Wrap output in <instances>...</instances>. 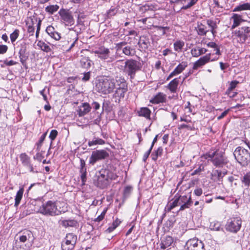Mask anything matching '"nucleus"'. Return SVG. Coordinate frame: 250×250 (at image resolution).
Masks as SVG:
<instances>
[{
    "label": "nucleus",
    "mask_w": 250,
    "mask_h": 250,
    "mask_svg": "<svg viewBox=\"0 0 250 250\" xmlns=\"http://www.w3.org/2000/svg\"><path fill=\"white\" fill-rule=\"evenodd\" d=\"M244 10H250V3H244L236 6L233 10V12L241 11Z\"/></svg>",
    "instance_id": "nucleus-39"
},
{
    "label": "nucleus",
    "mask_w": 250,
    "mask_h": 250,
    "mask_svg": "<svg viewBox=\"0 0 250 250\" xmlns=\"http://www.w3.org/2000/svg\"><path fill=\"white\" fill-rule=\"evenodd\" d=\"M76 243L70 241H66L63 240L62 243V250H73L75 247Z\"/></svg>",
    "instance_id": "nucleus-36"
},
{
    "label": "nucleus",
    "mask_w": 250,
    "mask_h": 250,
    "mask_svg": "<svg viewBox=\"0 0 250 250\" xmlns=\"http://www.w3.org/2000/svg\"><path fill=\"white\" fill-rule=\"evenodd\" d=\"M116 83V78L115 79L106 78L96 83V88L99 92L107 94L113 91Z\"/></svg>",
    "instance_id": "nucleus-3"
},
{
    "label": "nucleus",
    "mask_w": 250,
    "mask_h": 250,
    "mask_svg": "<svg viewBox=\"0 0 250 250\" xmlns=\"http://www.w3.org/2000/svg\"><path fill=\"white\" fill-rule=\"evenodd\" d=\"M166 95L162 92L157 93L153 98L150 100V103L154 104H158L165 102Z\"/></svg>",
    "instance_id": "nucleus-23"
},
{
    "label": "nucleus",
    "mask_w": 250,
    "mask_h": 250,
    "mask_svg": "<svg viewBox=\"0 0 250 250\" xmlns=\"http://www.w3.org/2000/svg\"><path fill=\"white\" fill-rule=\"evenodd\" d=\"M90 78V72L83 73V76L82 78V80L83 82L88 81Z\"/></svg>",
    "instance_id": "nucleus-63"
},
{
    "label": "nucleus",
    "mask_w": 250,
    "mask_h": 250,
    "mask_svg": "<svg viewBox=\"0 0 250 250\" xmlns=\"http://www.w3.org/2000/svg\"><path fill=\"white\" fill-rule=\"evenodd\" d=\"M19 33L20 31L18 29H15L14 32L10 35V38L12 43H13L18 38Z\"/></svg>",
    "instance_id": "nucleus-52"
},
{
    "label": "nucleus",
    "mask_w": 250,
    "mask_h": 250,
    "mask_svg": "<svg viewBox=\"0 0 250 250\" xmlns=\"http://www.w3.org/2000/svg\"><path fill=\"white\" fill-rule=\"evenodd\" d=\"M180 78H176L172 80L167 86V88L168 89L171 93H176L177 91V87L179 83Z\"/></svg>",
    "instance_id": "nucleus-24"
},
{
    "label": "nucleus",
    "mask_w": 250,
    "mask_h": 250,
    "mask_svg": "<svg viewBox=\"0 0 250 250\" xmlns=\"http://www.w3.org/2000/svg\"><path fill=\"white\" fill-rule=\"evenodd\" d=\"M185 247L188 250H205L204 243L196 238L188 240Z\"/></svg>",
    "instance_id": "nucleus-14"
},
{
    "label": "nucleus",
    "mask_w": 250,
    "mask_h": 250,
    "mask_svg": "<svg viewBox=\"0 0 250 250\" xmlns=\"http://www.w3.org/2000/svg\"><path fill=\"white\" fill-rule=\"evenodd\" d=\"M61 224L64 227L67 228L76 226L77 222L74 220H64L62 221Z\"/></svg>",
    "instance_id": "nucleus-44"
},
{
    "label": "nucleus",
    "mask_w": 250,
    "mask_h": 250,
    "mask_svg": "<svg viewBox=\"0 0 250 250\" xmlns=\"http://www.w3.org/2000/svg\"><path fill=\"white\" fill-rule=\"evenodd\" d=\"M187 66L188 64L187 62H182L181 63H180L174 70L170 73L167 78V81H168L173 77L181 73Z\"/></svg>",
    "instance_id": "nucleus-20"
},
{
    "label": "nucleus",
    "mask_w": 250,
    "mask_h": 250,
    "mask_svg": "<svg viewBox=\"0 0 250 250\" xmlns=\"http://www.w3.org/2000/svg\"><path fill=\"white\" fill-rule=\"evenodd\" d=\"M126 65V72L131 79H133L136 72L141 69L142 65L140 62L133 60L129 59L125 61Z\"/></svg>",
    "instance_id": "nucleus-7"
},
{
    "label": "nucleus",
    "mask_w": 250,
    "mask_h": 250,
    "mask_svg": "<svg viewBox=\"0 0 250 250\" xmlns=\"http://www.w3.org/2000/svg\"><path fill=\"white\" fill-rule=\"evenodd\" d=\"M105 144V141L98 137H94L92 140L89 141L88 143V145L89 146H96L97 145H104Z\"/></svg>",
    "instance_id": "nucleus-40"
},
{
    "label": "nucleus",
    "mask_w": 250,
    "mask_h": 250,
    "mask_svg": "<svg viewBox=\"0 0 250 250\" xmlns=\"http://www.w3.org/2000/svg\"><path fill=\"white\" fill-rule=\"evenodd\" d=\"M224 155V152L217 150L205 154L204 157L210 160L216 167H222L227 163V159Z\"/></svg>",
    "instance_id": "nucleus-1"
},
{
    "label": "nucleus",
    "mask_w": 250,
    "mask_h": 250,
    "mask_svg": "<svg viewBox=\"0 0 250 250\" xmlns=\"http://www.w3.org/2000/svg\"><path fill=\"white\" fill-rule=\"evenodd\" d=\"M127 43L126 42H122L117 43L116 45V47L117 48V50L118 51L120 50H122L123 48L125 46H126Z\"/></svg>",
    "instance_id": "nucleus-62"
},
{
    "label": "nucleus",
    "mask_w": 250,
    "mask_h": 250,
    "mask_svg": "<svg viewBox=\"0 0 250 250\" xmlns=\"http://www.w3.org/2000/svg\"><path fill=\"white\" fill-rule=\"evenodd\" d=\"M116 90L113 96L117 98L119 102L121 99L124 97L125 94L127 91V84L125 79L121 77H116Z\"/></svg>",
    "instance_id": "nucleus-5"
},
{
    "label": "nucleus",
    "mask_w": 250,
    "mask_h": 250,
    "mask_svg": "<svg viewBox=\"0 0 250 250\" xmlns=\"http://www.w3.org/2000/svg\"><path fill=\"white\" fill-rule=\"evenodd\" d=\"M239 83V82L236 80L231 81L227 90L233 91V90L235 89Z\"/></svg>",
    "instance_id": "nucleus-57"
},
{
    "label": "nucleus",
    "mask_w": 250,
    "mask_h": 250,
    "mask_svg": "<svg viewBox=\"0 0 250 250\" xmlns=\"http://www.w3.org/2000/svg\"><path fill=\"white\" fill-rule=\"evenodd\" d=\"M211 54L208 53L206 55L201 57L199 60L196 61L194 63L193 66V69L196 70L198 68L202 67L207 63L209 62L210 61Z\"/></svg>",
    "instance_id": "nucleus-19"
},
{
    "label": "nucleus",
    "mask_w": 250,
    "mask_h": 250,
    "mask_svg": "<svg viewBox=\"0 0 250 250\" xmlns=\"http://www.w3.org/2000/svg\"><path fill=\"white\" fill-rule=\"evenodd\" d=\"M57 135H58V131L56 130L53 129L50 131V134L49 136V138L51 140L50 147H51V146L52 145V142L53 140H54L55 139V138H56Z\"/></svg>",
    "instance_id": "nucleus-54"
},
{
    "label": "nucleus",
    "mask_w": 250,
    "mask_h": 250,
    "mask_svg": "<svg viewBox=\"0 0 250 250\" xmlns=\"http://www.w3.org/2000/svg\"><path fill=\"white\" fill-rule=\"evenodd\" d=\"M233 155L237 162L242 167H246L250 163V152L241 146L235 148Z\"/></svg>",
    "instance_id": "nucleus-4"
},
{
    "label": "nucleus",
    "mask_w": 250,
    "mask_h": 250,
    "mask_svg": "<svg viewBox=\"0 0 250 250\" xmlns=\"http://www.w3.org/2000/svg\"><path fill=\"white\" fill-rule=\"evenodd\" d=\"M38 19L35 17H30L28 18L26 21V24L27 25H29L30 24L31 25H32L34 26V25L38 23Z\"/></svg>",
    "instance_id": "nucleus-53"
},
{
    "label": "nucleus",
    "mask_w": 250,
    "mask_h": 250,
    "mask_svg": "<svg viewBox=\"0 0 250 250\" xmlns=\"http://www.w3.org/2000/svg\"><path fill=\"white\" fill-rule=\"evenodd\" d=\"M118 9L112 7L107 12V14L108 17L114 16L117 12Z\"/></svg>",
    "instance_id": "nucleus-60"
},
{
    "label": "nucleus",
    "mask_w": 250,
    "mask_h": 250,
    "mask_svg": "<svg viewBox=\"0 0 250 250\" xmlns=\"http://www.w3.org/2000/svg\"><path fill=\"white\" fill-rule=\"evenodd\" d=\"M173 241L172 237L167 236L165 238L162 240L161 243V248L165 250L168 248L172 244Z\"/></svg>",
    "instance_id": "nucleus-27"
},
{
    "label": "nucleus",
    "mask_w": 250,
    "mask_h": 250,
    "mask_svg": "<svg viewBox=\"0 0 250 250\" xmlns=\"http://www.w3.org/2000/svg\"><path fill=\"white\" fill-rule=\"evenodd\" d=\"M151 111L147 107H141L138 111L139 116L144 117L146 119H150Z\"/></svg>",
    "instance_id": "nucleus-35"
},
{
    "label": "nucleus",
    "mask_w": 250,
    "mask_h": 250,
    "mask_svg": "<svg viewBox=\"0 0 250 250\" xmlns=\"http://www.w3.org/2000/svg\"><path fill=\"white\" fill-rule=\"evenodd\" d=\"M24 192V188L23 187L20 188L19 190L17 191L15 198V204L14 206L17 207L22 198L23 194Z\"/></svg>",
    "instance_id": "nucleus-32"
},
{
    "label": "nucleus",
    "mask_w": 250,
    "mask_h": 250,
    "mask_svg": "<svg viewBox=\"0 0 250 250\" xmlns=\"http://www.w3.org/2000/svg\"><path fill=\"white\" fill-rule=\"evenodd\" d=\"M107 211V208H105L104 209V210L102 211V212L101 213L100 215H99L95 219V222H100L102 221L104 217L105 214H106Z\"/></svg>",
    "instance_id": "nucleus-59"
},
{
    "label": "nucleus",
    "mask_w": 250,
    "mask_h": 250,
    "mask_svg": "<svg viewBox=\"0 0 250 250\" xmlns=\"http://www.w3.org/2000/svg\"><path fill=\"white\" fill-rule=\"evenodd\" d=\"M171 3L173 4V7L174 10H178V11H180V7L183 6V2L182 0H171Z\"/></svg>",
    "instance_id": "nucleus-51"
},
{
    "label": "nucleus",
    "mask_w": 250,
    "mask_h": 250,
    "mask_svg": "<svg viewBox=\"0 0 250 250\" xmlns=\"http://www.w3.org/2000/svg\"><path fill=\"white\" fill-rule=\"evenodd\" d=\"M138 45L141 49V51H146L150 45V42L148 38L146 37H142L138 42Z\"/></svg>",
    "instance_id": "nucleus-25"
},
{
    "label": "nucleus",
    "mask_w": 250,
    "mask_h": 250,
    "mask_svg": "<svg viewBox=\"0 0 250 250\" xmlns=\"http://www.w3.org/2000/svg\"><path fill=\"white\" fill-rule=\"evenodd\" d=\"M107 172V180H115L118 177L117 174L109 169H106Z\"/></svg>",
    "instance_id": "nucleus-55"
},
{
    "label": "nucleus",
    "mask_w": 250,
    "mask_h": 250,
    "mask_svg": "<svg viewBox=\"0 0 250 250\" xmlns=\"http://www.w3.org/2000/svg\"><path fill=\"white\" fill-rule=\"evenodd\" d=\"M231 19L233 20V24L231 26L232 29L238 26L242 22L244 21L242 19V16L237 14H233L231 17Z\"/></svg>",
    "instance_id": "nucleus-26"
},
{
    "label": "nucleus",
    "mask_w": 250,
    "mask_h": 250,
    "mask_svg": "<svg viewBox=\"0 0 250 250\" xmlns=\"http://www.w3.org/2000/svg\"><path fill=\"white\" fill-rule=\"evenodd\" d=\"M115 65L119 69L123 70L125 72H126V65H125V62L123 60H118L116 62Z\"/></svg>",
    "instance_id": "nucleus-47"
},
{
    "label": "nucleus",
    "mask_w": 250,
    "mask_h": 250,
    "mask_svg": "<svg viewBox=\"0 0 250 250\" xmlns=\"http://www.w3.org/2000/svg\"><path fill=\"white\" fill-rule=\"evenodd\" d=\"M79 32L74 30L73 28L69 29V32H68V36L69 37V40L67 41L68 43H71L70 46L67 49V51H69L72 49L76 45L78 46V41L79 39L78 37Z\"/></svg>",
    "instance_id": "nucleus-16"
},
{
    "label": "nucleus",
    "mask_w": 250,
    "mask_h": 250,
    "mask_svg": "<svg viewBox=\"0 0 250 250\" xmlns=\"http://www.w3.org/2000/svg\"><path fill=\"white\" fill-rule=\"evenodd\" d=\"M42 202L41 199H31L27 206V213L31 214L33 212L39 213L38 210Z\"/></svg>",
    "instance_id": "nucleus-17"
},
{
    "label": "nucleus",
    "mask_w": 250,
    "mask_h": 250,
    "mask_svg": "<svg viewBox=\"0 0 250 250\" xmlns=\"http://www.w3.org/2000/svg\"><path fill=\"white\" fill-rule=\"evenodd\" d=\"M109 156L108 152L104 149L93 151L89 158V164L94 165L97 161L104 159Z\"/></svg>",
    "instance_id": "nucleus-12"
},
{
    "label": "nucleus",
    "mask_w": 250,
    "mask_h": 250,
    "mask_svg": "<svg viewBox=\"0 0 250 250\" xmlns=\"http://www.w3.org/2000/svg\"><path fill=\"white\" fill-rule=\"evenodd\" d=\"M233 34V36L237 39V42L240 44H243L246 40L250 37V27L243 26L239 28L238 30H236Z\"/></svg>",
    "instance_id": "nucleus-8"
},
{
    "label": "nucleus",
    "mask_w": 250,
    "mask_h": 250,
    "mask_svg": "<svg viewBox=\"0 0 250 250\" xmlns=\"http://www.w3.org/2000/svg\"><path fill=\"white\" fill-rule=\"evenodd\" d=\"M242 182L245 186L249 187L250 185V172H248L242 178Z\"/></svg>",
    "instance_id": "nucleus-48"
},
{
    "label": "nucleus",
    "mask_w": 250,
    "mask_h": 250,
    "mask_svg": "<svg viewBox=\"0 0 250 250\" xmlns=\"http://www.w3.org/2000/svg\"><path fill=\"white\" fill-rule=\"evenodd\" d=\"M59 9V6L57 4L49 5L45 8V11L50 15H52L56 12Z\"/></svg>",
    "instance_id": "nucleus-41"
},
{
    "label": "nucleus",
    "mask_w": 250,
    "mask_h": 250,
    "mask_svg": "<svg viewBox=\"0 0 250 250\" xmlns=\"http://www.w3.org/2000/svg\"><path fill=\"white\" fill-rule=\"evenodd\" d=\"M33 236L32 233L29 230H24L22 231L21 235L19 237V240L21 242H25L27 239H30Z\"/></svg>",
    "instance_id": "nucleus-30"
},
{
    "label": "nucleus",
    "mask_w": 250,
    "mask_h": 250,
    "mask_svg": "<svg viewBox=\"0 0 250 250\" xmlns=\"http://www.w3.org/2000/svg\"><path fill=\"white\" fill-rule=\"evenodd\" d=\"M57 202L49 200L42 202V206L39 208L38 212L42 215L50 216H55L61 213L57 205Z\"/></svg>",
    "instance_id": "nucleus-2"
},
{
    "label": "nucleus",
    "mask_w": 250,
    "mask_h": 250,
    "mask_svg": "<svg viewBox=\"0 0 250 250\" xmlns=\"http://www.w3.org/2000/svg\"><path fill=\"white\" fill-rule=\"evenodd\" d=\"M91 109V106L87 103H84L82 104V105L80 106L78 110V113L80 117H82L87 114L90 112Z\"/></svg>",
    "instance_id": "nucleus-22"
},
{
    "label": "nucleus",
    "mask_w": 250,
    "mask_h": 250,
    "mask_svg": "<svg viewBox=\"0 0 250 250\" xmlns=\"http://www.w3.org/2000/svg\"><path fill=\"white\" fill-rule=\"evenodd\" d=\"M37 45L40 49L45 52H49L52 49L47 43H45L43 41H39L37 43Z\"/></svg>",
    "instance_id": "nucleus-37"
},
{
    "label": "nucleus",
    "mask_w": 250,
    "mask_h": 250,
    "mask_svg": "<svg viewBox=\"0 0 250 250\" xmlns=\"http://www.w3.org/2000/svg\"><path fill=\"white\" fill-rule=\"evenodd\" d=\"M80 63L81 66L85 69H89L93 63L92 61L87 57H83L80 60Z\"/></svg>",
    "instance_id": "nucleus-29"
},
{
    "label": "nucleus",
    "mask_w": 250,
    "mask_h": 250,
    "mask_svg": "<svg viewBox=\"0 0 250 250\" xmlns=\"http://www.w3.org/2000/svg\"><path fill=\"white\" fill-rule=\"evenodd\" d=\"M66 241H70L72 243H76L77 242V236L73 233H70L66 234L64 239Z\"/></svg>",
    "instance_id": "nucleus-50"
},
{
    "label": "nucleus",
    "mask_w": 250,
    "mask_h": 250,
    "mask_svg": "<svg viewBox=\"0 0 250 250\" xmlns=\"http://www.w3.org/2000/svg\"><path fill=\"white\" fill-rule=\"evenodd\" d=\"M122 52L125 55L133 56L136 53L135 48L129 45H126L123 48Z\"/></svg>",
    "instance_id": "nucleus-31"
},
{
    "label": "nucleus",
    "mask_w": 250,
    "mask_h": 250,
    "mask_svg": "<svg viewBox=\"0 0 250 250\" xmlns=\"http://www.w3.org/2000/svg\"><path fill=\"white\" fill-rule=\"evenodd\" d=\"M19 56L20 62L22 65H24L28 58V54L26 52L27 45L25 43H22L19 46Z\"/></svg>",
    "instance_id": "nucleus-18"
},
{
    "label": "nucleus",
    "mask_w": 250,
    "mask_h": 250,
    "mask_svg": "<svg viewBox=\"0 0 250 250\" xmlns=\"http://www.w3.org/2000/svg\"><path fill=\"white\" fill-rule=\"evenodd\" d=\"M35 31V26L29 24L28 25L27 32L29 34V36H33Z\"/></svg>",
    "instance_id": "nucleus-64"
},
{
    "label": "nucleus",
    "mask_w": 250,
    "mask_h": 250,
    "mask_svg": "<svg viewBox=\"0 0 250 250\" xmlns=\"http://www.w3.org/2000/svg\"><path fill=\"white\" fill-rule=\"evenodd\" d=\"M227 173V170L221 171L220 170L216 169L213 171L212 175L215 177L218 181H221L223 177Z\"/></svg>",
    "instance_id": "nucleus-38"
},
{
    "label": "nucleus",
    "mask_w": 250,
    "mask_h": 250,
    "mask_svg": "<svg viewBox=\"0 0 250 250\" xmlns=\"http://www.w3.org/2000/svg\"><path fill=\"white\" fill-rule=\"evenodd\" d=\"M175 218L174 217H173L172 218H170L169 219H168L166 222V223L165 224V225L167 228L172 227L173 225H174V223H175Z\"/></svg>",
    "instance_id": "nucleus-61"
},
{
    "label": "nucleus",
    "mask_w": 250,
    "mask_h": 250,
    "mask_svg": "<svg viewBox=\"0 0 250 250\" xmlns=\"http://www.w3.org/2000/svg\"><path fill=\"white\" fill-rule=\"evenodd\" d=\"M61 22L65 26H71L75 23V20L72 13L68 10L62 8L59 12Z\"/></svg>",
    "instance_id": "nucleus-11"
},
{
    "label": "nucleus",
    "mask_w": 250,
    "mask_h": 250,
    "mask_svg": "<svg viewBox=\"0 0 250 250\" xmlns=\"http://www.w3.org/2000/svg\"><path fill=\"white\" fill-rule=\"evenodd\" d=\"M176 199L179 206H180V208L177 212L189 208L193 203L190 196L188 197L187 195L180 196L178 197H176Z\"/></svg>",
    "instance_id": "nucleus-13"
},
{
    "label": "nucleus",
    "mask_w": 250,
    "mask_h": 250,
    "mask_svg": "<svg viewBox=\"0 0 250 250\" xmlns=\"http://www.w3.org/2000/svg\"><path fill=\"white\" fill-rule=\"evenodd\" d=\"M163 149L162 147H159L157 149L153 152L151 154V157L152 160L156 161L158 156H161L162 154Z\"/></svg>",
    "instance_id": "nucleus-49"
},
{
    "label": "nucleus",
    "mask_w": 250,
    "mask_h": 250,
    "mask_svg": "<svg viewBox=\"0 0 250 250\" xmlns=\"http://www.w3.org/2000/svg\"><path fill=\"white\" fill-rule=\"evenodd\" d=\"M191 55L193 57H199V52L198 49V46H196L195 47L192 48L190 51Z\"/></svg>",
    "instance_id": "nucleus-58"
},
{
    "label": "nucleus",
    "mask_w": 250,
    "mask_h": 250,
    "mask_svg": "<svg viewBox=\"0 0 250 250\" xmlns=\"http://www.w3.org/2000/svg\"><path fill=\"white\" fill-rule=\"evenodd\" d=\"M20 160L23 165L30 172L37 173L38 171L35 170V167L31 163L30 157L25 153H21L20 155Z\"/></svg>",
    "instance_id": "nucleus-15"
},
{
    "label": "nucleus",
    "mask_w": 250,
    "mask_h": 250,
    "mask_svg": "<svg viewBox=\"0 0 250 250\" xmlns=\"http://www.w3.org/2000/svg\"><path fill=\"white\" fill-rule=\"evenodd\" d=\"M47 132L44 133L40 138L39 140L36 143V149L37 151H39L41 146H42V143L45 138V137L46 136Z\"/></svg>",
    "instance_id": "nucleus-45"
},
{
    "label": "nucleus",
    "mask_w": 250,
    "mask_h": 250,
    "mask_svg": "<svg viewBox=\"0 0 250 250\" xmlns=\"http://www.w3.org/2000/svg\"><path fill=\"white\" fill-rule=\"evenodd\" d=\"M93 52L98 58L106 62H112L115 60V56L111 55L109 49L104 46L99 47Z\"/></svg>",
    "instance_id": "nucleus-6"
},
{
    "label": "nucleus",
    "mask_w": 250,
    "mask_h": 250,
    "mask_svg": "<svg viewBox=\"0 0 250 250\" xmlns=\"http://www.w3.org/2000/svg\"><path fill=\"white\" fill-rule=\"evenodd\" d=\"M207 23L208 27L210 28V31L211 32L213 36L215 37L217 34L216 29L217 28V25L216 22L211 20H208L207 21Z\"/></svg>",
    "instance_id": "nucleus-34"
},
{
    "label": "nucleus",
    "mask_w": 250,
    "mask_h": 250,
    "mask_svg": "<svg viewBox=\"0 0 250 250\" xmlns=\"http://www.w3.org/2000/svg\"><path fill=\"white\" fill-rule=\"evenodd\" d=\"M241 225L242 220L240 217H232L228 220L226 229L229 232L236 233L240 229Z\"/></svg>",
    "instance_id": "nucleus-9"
},
{
    "label": "nucleus",
    "mask_w": 250,
    "mask_h": 250,
    "mask_svg": "<svg viewBox=\"0 0 250 250\" xmlns=\"http://www.w3.org/2000/svg\"><path fill=\"white\" fill-rule=\"evenodd\" d=\"M183 6L180 7V10H187L194 5L198 0H182Z\"/></svg>",
    "instance_id": "nucleus-28"
},
{
    "label": "nucleus",
    "mask_w": 250,
    "mask_h": 250,
    "mask_svg": "<svg viewBox=\"0 0 250 250\" xmlns=\"http://www.w3.org/2000/svg\"><path fill=\"white\" fill-rule=\"evenodd\" d=\"M46 32L51 38L56 41H58L61 38V34L57 32L52 26H47Z\"/></svg>",
    "instance_id": "nucleus-21"
},
{
    "label": "nucleus",
    "mask_w": 250,
    "mask_h": 250,
    "mask_svg": "<svg viewBox=\"0 0 250 250\" xmlns=\"http://www.w3.org/2000/svg\"><path fill=\"white\" fill-rule=\"evenodd\" d=\"M185 45V42L181 40H177L173 43L174 49L177 52H180Z\"/></svg>",
    "instance_id": "nucleus-42"
},
{
    "label": "nucleus",
    "mask_w": 250,
    "mask_h": 250,
    "mask_svg": "<svg viewBox=\"0 0 250 250\" xmlns=\"http://www.w3.org/2000/svg\"><path fill=\"white\" fill-rule=\"evenodd\" d=\"M80 173H86V167L85 166V162L84 160L80 159Z\"/></svg>",
    "instance_id": "nucleus-56"
},
{
    "label": "nucleus",
    "mask_w": 250,
    "mask_h": 250,
    "mask_svg": "<svg viewBox=\"0 0 250 250\" xmlns=\"http://www.w3.org/2000/svg\"><path fill=\"white\" fill-rule=\"evenodd\" d=\"M178 201L176 199V196H175L174 201L172 203H168L165 208V211L166 212H169L175 207L178 206Z\"/></svg>",
    "instance_id": "nucleus-43"
},
{
    "label": "nucleus",
    "mask_w": 250,
    "mask_h": 250,
    "mask_svg": "<svg viewBox=\"0 0 250 250\" xmlns=\"http://www.w3.org/2000/svg\"><path fill=\"white\" fill-rule=\"evenodd\" d=\"M95 184L97 187L101 188H104L107 185V172L106 169L102 168L96 173Z\"/></svg>",
    "instance_id": "nucleus-10"
},
{
    "label": "nucleus",
    "mask_w": 250,
    "mask_h": 250,
    "mask_svg": "<svg viewBox=\"0 0 250 250\" xmlns=\"http://www.w3.org/2000/svg\"><path fill=\"white\" fill-rule=\"evenodd\" d=\"M209 228L212 230L219 231L221 229V224L218 221H213L210 223Z\"/></svg>",
    "instance_id": "nucleus-46"
},
{
    "label": "nucleus",
    "mask_w": 250,
    "mask_h": 250,
    "mask_svg": "<svg viewBox=\"0 0 250 250\" xmlns=\"http://www.w3.org/2000/svg\"><path fill=\"white\" fill-rule=\"evenodd\" d=\"M197 34L199 36H206L207 33L208 31L207 29L206 25L203 24L202 23L198 22L197 26L196 28Z\"/></svg>",
    "instance_id": "nucleus-33"
}]
</instances>
